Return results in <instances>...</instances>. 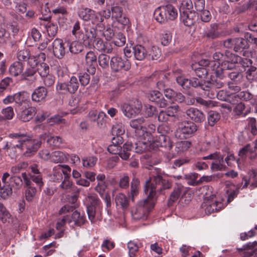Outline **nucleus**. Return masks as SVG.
<instances>
[{"label":"nucleus","mask_w":257,"mask_h":257,"mask_svg":"<svg viewBox=\"0 0 257 257\" xmlns=\"http://www.w3.org/2000/svg\"><path fill=\"white\" fill-rule=\"evenodd\" d=\"M8 183L12 189L15 191L20 190L23 185V181L20 176L13 175L10 176V178L8 179Z\"/></svg>","instance_id":"30"},{"label":"nucleus","mask_w":257,"mask_h":257,"mask_svg":"<svg viewBox=\"0 0 257 257\" xmlns=\"http://www.w3.org/2000/svg\"><path fill=\"white\" fill-rule=\"evenodd\" d=\"M180 13L181 21L186 26L191 27L194 24L196 18L194 11H183Z\"/></svg>","instance_id":"21"},{"label":"nucleus","mask_w":257,"mask_h":257,"mask_svg":"<svg viewBox=\"0 0 257 257\" xmlns=\"http://www.w3.org/2000/svg\"><path fill=\"white\" fill-rule=\"evenodd\" d=\"M192 68L194 70L196 75L199 78L204 77L208 74L206 68L199 67L195 64L192 66Z\"/></svg>","instance_id":"62"},{"label":"nucleus","mask_w":257,"mask_h":257,"mask_svg":"<svg viewBox=\"0 0 257 257\" xmlns=\"http://www.w3.org/2000/svg\"><path fill=\"white\" fill-rule=\"evenodd\" d=\"M85 60L87 71L89 74H94L96 71V55L93 51H89L85 55Z\"/></svg>","instance_id":"16"},{"label":"nucleus","mask_w":257,"mask_h":257,"mask_svg":"<svg viewBox=\"0 0 257 257\" xmlns=\"http://www.w3.org/2000/svg\"><path fill=\"white\" fill-rule=\"evenodd\" d=\"M24 67L23 62H14L9 67V72L11 75L17 76L22 73Z\"/></svg>","instance_id":"36"},{"label":"nucleus","mask_w":257,"mask_h":257,"mask_svg":"<svg viewBox=\"0 0 257 257\" xmlns=\"http://www.w3.org/2000/svg\"><path fill=\"white\" fill-rule=\"evenodd\" d=\"M185 188L181 186H178L174 189L173 191L170 194L168 200V205L171 206L176 201L183 192H184Z\"/></svg>","instance_id":"37"},{"label":"nucleus","mask_w":257,"mask_h":257,"mask_svg":"<svg viewBox=\"0 0 257 257\" xmlns=\"http://www.w3.org/2000/svg\"><path fill=\"white\" fill-rule=\"evenodd\" d=\"M203 159L213 160L210 167L213 171H222L226 169V166L224 163V157L218 152H215L207 156L203 157Z\"/></svg>","instance_id":"8"},{"label":"nucleus","mask_w":257,"mask_h":257,"mask_svg":"<svg viewBox=\"0 0 257 257\" xmlns=\"http://www.w3.org/2000/svg\"><path fill=\"white\" fill-rule=\"evenodd\" d=\"M246 40L242 38H234V51L236 52L242 51L243 50L247 48L248 41L245 38Z\"/></svg>","instance_id":"35"},{"label":"nucleus","mask_w":257,"mask_h":257,"mask_svg":"<svg viewBox=\"0 0 257 257\" xmlns=\"http://www.w3.org/2000/svg\"><path fill=\"white\" fill-rule=\"evenodd\" d=\"M191 143L189 141H184L178 142L175 145V152L173 151V148L169 151V157L174 158L176 155L179 152H183L188 150V149L191 147Z\"/></svg>","instance_id":"24"},{"label":"nucleus","mask_w":257,"mask_h":257,"mask_svg":"<svg viewBox=\"0 0 257 257\" xmlns=\"http://www.w3.org/2000/svg\"><path fill=\"white\" fill-rule=\"evenodd\" d=\"M233 111L235 114L239 116H245L249 112L248 108H246L244 103L240 102L237 103L233 109Z\"/></svg>","instance_id":"43"},{"label":"nucleus","mask_w":257,"mask_h":257,"mask_svg":"<svg viewBox=\"0 0 257 257\" xmlns=\"http://www.w3.org/2000/svg\"><path fill=\"white\" fill-rule=\"evenodd\" d=\"M197 130V125L194 122L187 121L181 124L178 133L180 134L179 137L181 139H187L194 135Z\"/></svg>","instance_id":"12"},{"label":"nucleus","mask_w":257,"mask_h":257,"mask_svg":"<svg viewBox=\"0 0 257 257\" xmlns=\"http://www.w3.org/2000/svg\"><path fill=\"white\" fill-rule=\"evenodd\" d=\"M17 58L19 62L27 61L31 59L30 52L26 49L20 50L17 52Z\"/></svg>","instance_id":"57"},{"label":"nucleus","mask_w":257,"mask_h":257,"mask_svg":"<svg viewBox=\"0 0 257 257\" xmlns=\"http://www.w3.org/2000/svg\"><path fill=\"white\" fill-rule=\"evenodd\" d=\"M165 11L167 20L169 21L175 20L178 17L177 9L171 4L162 6Z\"/></svg>","instance_id":"31"},{"label":"nucleus","mask_w":257,"mask_h":257,"mask_svg":"<svg viewBox=\"0 0 257 257\" xmlns=\"http://www.w3.org/2000/svg\"><path fill=\"white\" fill-rule=\"evenodd\" d=\"M67 160L66 155L61 151H55L51 153V162L61 163Z\"/></svg>","instance_id":"42"},{"label":"nucleus","mask_w":257,"mask_h":257,"mask_svg":"<svg viewBox=\"0 0 257 257\" xmlns=\"http://www.w3.org/2000/svg\"><path fill=\"white\" fill-rule=\"evenodd\" d=\"M205 36L208 39H214L219 36L218 26L216 24H212L210 29L206 32Z\"/></svg>","instance_id":"51"},{"label":"nucleus","mask_w":257,"mask_h":257,"mask_svg":"<svg viewBox=\"0 0 257 257\" xmlns=\"http://www.w3.org/2000/svg\"><path fill=\"white\" fill-rule=\"evenodd\" d=\"M140 184V181L138 179L134 178L131 182V196L133 200L135 196L139 193V186Z\"/></svg>","instance_id":"60"},{"label":"nucleus","mask_w":257,"mask_h":257,"mask_svg":"<svg viewBox=\"0 0 257 257\" xmlns=\"http://www.w3.org/2000/svg\"><path fill=\"white\" fill-rule=\"evenodd\" d=\"M110 59L109 56L105 54H101L98 57L99 65L103 68L108 67Z\"/></svg>","instance_id":"55"},{"label":"nucleus","mask_w":257,"mask_h":257,"mask_svg":"<svg viewBox=\"0 0 257 257\" xmlns=\"http://www.w3.org/2000/svg\"><path fill=\"white\" fill-rule=\"evenodd\" d=\"M142 108V104L139 101L136 103L135 102L134 104L124 103L120 105V109L122 113L128 118H132L140 113Z\"/></svg>","instance_id":"11"},{"label":"nucleus","mask_w":257,"mask_h":257,"mask_svg":"<svg viewBox=\"0 0 257 257\" xmlns=\"http://www.w3.org/2000/svg\"><path fill=\"white\" fill-rule=\"evenodd\" d=\"M67 44V41L63 42L61 39L57 38L53 41L52 43L53 52L56 58L59 59L63 58L66 52H68Z\"/></svg>","instance_id":"13"},{"label":"nucleus","mask_w":257,"mask_h":257,"mask_svg":"<svg viewBox=\"0 0 257 257\" xmlns=\"http://www.w3.org/2000/svg\"><path fill=\"white\" fill-rule=\"evenodd\" d=\"M247 129L253 136L257 135L256 121L254 118H249L248 119Z\"/></svg>","instance_id":"63"},{"label":"nucleus","mask_w":257,"mask_h":257,"mask_svg":"<svg viewBox=\"0 0 257 257\" xmlns=\"http://www.w3.org/2000/svg\"><path fill=\"white\" fill-rule=\"evenodd\" d=\"M0 220L4 223H10L12 221L10 213L2 203H0Z\"/></svg>","instance_id":"44"},{"label":"nucleus","mask_w":257,"mask_h":257,"mask_svg":"<svg viewBox=\"0 0 257 257\" xmlns=\"http://www.w3.org/2000/svg\"><path fill=\"white\" fill-rule=\"evenodd\" d=\"M37 72L41 78L50 73V68L48 65L45 63H37L36 62Z\"/></svg>","instance_id":"45"},{"label":"nucleus","mask_w":257,"mask_h":257,"mask_svg":"<svg viewBox=\"0 0 257 257\" xmlns=\"http://www.w3.org/2000/svg\"><path fill=\"white\" fill-rule=\"evenodd\" d=\"M87 213L91 223L102 219V205L97 195L92 194L87 196Z\"/></svg>","instance_id":"4"},{"label":"nucleus","mask_w":257,"mask_h":257,"mask_svg":"<svg viewBox=\"0 0 257 257\" xmlns=\"http://www.w3.org/2000/svg\"><path fill=\"white\" fill-rule=\"evenodd\" d=\"M128 143L132 145L131 149L128 150L129 153L131 151H134L137 153L142 154L147 150H154L150 147V144H152V142H149L147 140L140 141L135 144L130 142H128Z\"/></svg>","instance_id":"18"},{"label":"nucleus","mask_w":257,"mask_h":257,"mask_svg":"<svg viewBox=\"0 0 257 257\" xmlns=\"http://www.w3.org/2000/svg\"><path fill=\"white\" fill-rule=\"evenodd\" d=\"M131 66V63L128 59L118 55L113 56L110 59V66L112 71L114 72L128 71Z\"/></svg>","instance_id":"7"},{"label":"nucleus","mask_w":257,"mask_h":257,"mask_svg":"<svg viewBox=\"0 0 257 257\" xmlns=\"http://www.w3.org/2000/svg\"><path fill=\"white\" fill-rule=\"evenodd\" d=\"M22 177L23 179L25 188L26 199L28 202H31L36 196L37 189L34 186L33 183L29 181L25 174H22Z\"/></svg>","instance_id":"14"},{"label":"nucleus","mask_w":257,"mask_h":257,"mask_svg":"<svg viewBox=\"0 0 257 257\" xmlns=\"http://www.w3.org/2000/svg\"><path fill=\"white\" fill-rule=\"evenodd\" d=\"M45 27L49 37L53 39L57 33V25L55 23L49 21L47 22V24L45 25Z\"/></svg>","instance_id":"50"},{"label":"nucleus","mask_w":257,"mask_h":257,"mask_svg":"<svg viewBox=\"0 0 257 257\" xmlns=\"http://www.w3.org/2000/svg\"><path fill=\"white\" fill-rule=\"evenodd\" d=\"M47 95V89L44 86H39L32 93L31 99L34 102L42 103L46 101Z\"/></svg>","instance_id":"17"},{"label":"nucleus","mask_w":257,"mask_h":257,"mask_svg":"<svg viewBox=\"0 0 257 257\" xmlns=\"http://www.w3.org/2000/svg\"><path fill=\"white\" fill-rule=\"evenodd\" d=\"M144 112L148 117L157 116L158 112L156 107L149 104L145 105Z\"/></svg>","instance_id":"56"},{"label":"nucleus","mask_w":257,"mask_h":257,"mask_svg":"<svg viewBox=\"0 0 257 257\" xmlns=\"http://www.w3.org/2000/svg\"><path fill=\"white\" fill-rule=\"evenodd\" d=\"M156 129V127L153 124H149L147 127L145 126V129L142 134L141 139L147 140L149 142H153L155 140L153 134L155 133Z\"/></svg>","instance_id":"29"},{"label":"nucleus","mask_w":257,"mask_h":257,"mask_svg":"<svg viewBox=\"0 0 257 257\" xmlns=\"http://www.w3.org/2000/svg\"><path fill=\"white\" fill-rule=\"evenodd\" d=\"M232 55H233V53L229 51H226L225 54L220 52H215L213 55L214 62L217 63L214 64V67L216 65H221V66L224 65V68H226L228 70L232 69V67L230 66Z\"/></svg>","instance_id":"9"},{"label":"nucleus","mask_w":257,"mask_h":257,"mask_svg":"<svg viewBox=\"0 0 257 257\" xmlns=\"http://www.w3.org/2000/svg\"><path fill=\"white\" fill-rule=\"evenodd\" d=\"M135 58L139 61L144 60L148 56V50L141 45H136L133 48Z\"/></svg>","instance_id":"28"},{"label":"nucleus","mask_w":257,"mask_h":257,"mask_svg":"<svg viewBox=\"0 0 257 257\" xmlns=\"http://www.w3.org/2000/svg\"><path fill=\"white\" fill-rule=\"evenodd\" d=\"M220 115L219 112L210 110L208 112L207 119L209 125L212 126L220 119Z\"/></svg>","instance_id":"49"},{"label":"nucleus","mask_w":257,"mask_h":257,"mask_svg":"<svg viewBox=\"0 0 257 257\" xmlns=\"http://www.w3.org/2000/svg\"><path fill=\"white\" fill-rule=\"evenodd\" d=\"M201 208L204 209L206 214H210L221 210L223 208V204L221 201L217 200L215 194H212L205 197L201 204Z\"/></svg>","instance_id":"6"},{"label":"nucleus","mask_w":257,"mask_h":257,"mask_svg":"<svg viewBox=\"0 0 257 257\" xmlns=\"http://www.w3.org/2000/svg\"><path fill=\"white\" fill-rule=\"evenodd\" d=\"M132 145L128 143V142L125 143L123 148L120 146L112 144L108 146L107 148L108 151L112 154H118L119 156L124 160L128 159L130 156V153L128 152V150H130Z\"/></svg>","instance_id":"10"},{"label":"nucleus","mask_w":257,"mask_h":257,"mask_svg":"<svg viewBox=\"0 0 257 257\" xmlns=\"http://www.w3.org/2000/svg\"><path fill=\"white\" fill-rule=\"evenodd\" d=\"M96 38V29L93 27L85 28V35L83 36V43L85 46L91 47Z\"/></svg>","instance_id":"19"},{"label":"nucleus","mask_w":257,"mask_h":257,"mask_svg":"<svg viewBox=\"0 0 257 257\" xmlns=\"http://www.w3.org/2000/svg\"><path fill=\"white\" fill-rule=\"evenodd\" d=\"M47 142L52 148L58 149L64 144V140L59 136H51L48 139Z\"/></svg>","instance_id":"39"},{"label":"nucleus","mask_w":257,"mask_h":257,"mask_svg":"<svg viewBox=\"0 0 257 257\" xmlns=\"http://www.w3.org/2000/svg\"><path fill=\"white\" fill-rule=\"evenodd\" d=\"M22 174H25L30 182L36 183L39 189L40 190L42 189L44 185L42 175H32L30 173H27L26 172H23Z\"/></svg>","instance_id":"41"},{"label":"nucleus","mask_w":257,"mask_h":257,"mask_svg":"<svg viewBox=\"0 0 257 257\" xmlns=\"http://www.w3.org/2000/svg\"><path fill=\"white\" fill-rule=\"evenodd\" d=\"M141 243L135 240L130 241L127 244L130 257H137V253L141 247Z\"/></svg>","instance_id":"38"},{"label":"nucleus","mask_w":257,"mask_h":257,"mask_svg":"<svg viewBox=\"0 0 257 257\" xmlns=\"http://www.w3.org/2000/svg\"><path fill=\"white\" fill-rule=\"evenodd\" d=\"M30 94L26 91H21L15 94V102L19 106H21L23 104H31L29 100Z\"/></svg>","instance_id":"32"},{"label":"nucleus","mask_w":257,"mask_h":257,"mask_svg":"<svg viewBox=\"0 0 257 257\" xmlns=\"http://www.w3.org/2000/svg\"><path fill=\"white\" fill-rule=\"evenodd\" d=\"M125 129L124 125L121 123H116L112 127V135L113 136H122L124 135Z\"/></svg>","instance_id":"61"},{"label":"nucleus","mask_w":257,"mask_h":257,"mask_svg":"<svg viewBox=\"0 0 257 257\" xmlns=\"http://www.w3.org/2000/svg\"><path fill=\"white\" fill-rule=\"evenodd\" d=\"M97 158L94 156H89L82 159L83 166L84 167L91 168L95 165Z\"/></svg>","instance_id":"54"},{"label":"nucleus","mask_w":257,"mask_h":257,"mask_svg":"<svg viewBox=\"0 0 257 257\" xmlns=\"http://www.w3.org/2000/svg\"><path fill=\"white\" fill-rule=\"evenodd\" d=\"M130 126L135 130V133L138 134V136L142 137V134L145 129L146 120L143 117L132 119L130 121Z\"/></svg>","instance_id":"20"},{"label":"nucleus","mask_w":257,"mask_h":257,"mask_svg":"<svg viewBox=\"0 0 257 257\" xmlns=\"http://www.w3.org/2000/svg\"><path fill=\"white\" fill-rule=\"evenodd\" d=\"M83 45L84 44H83L79 41H67L66 46L68 48V52L70 51L72 54H77L83 50L84 48Z\"/></svg>","instance_id":"33"},{"label":"nucleus","mask_w":257,"mask_h":257,"mask_svg":"<svg viewBox=\"0 0 257 257\" xmlns=\"http://www.w3.org/2000/svg\"><path fill=\"white\" fill-rule=\"evenodd\" d=\"M154 19L160 24H165L168 22L165 11L162 6L158 7L154 13Z\"/></svg>","instance_id":"34"},{"label":"nucleus","mask_w":257,"mask_h":257,"mask_svg":"<svg viewBox=\"0 0 257 257\" xmlns=\"http://www.w3.org/2000/svg\"><path fill=\"white\" fill-rule=\"evenodd\" d=\"M28 164L25 162H21L11 168V172L14 175L20 173L21 171L26 169Z\"/></svg>","instance_id":"59"},{"label":"nucleus","mask_w":257,"mask_h":257,"mask_svg":"<svg viewBox=\"0 0 257 257\" xmlns=\"http://www.w3.org/2000/svg\"><path fill=\"white\" fill-rule=\"evenodd\" d=\"M148 98L150 101L155 103L160 107H165L168 105L167 101L159 91H150L148 95Z\"/></svg>","instance_id":"15"},{"label":"nucleus","mask_w":257,"mask_h":257,"mask_svg":"<svg viewBox=\"0 0 257 257\" xmlns=\"http://www.w3.org/2000/svg\"><path fill=\"white\" fill-rule=\"evenodd\" d=\"M232 57L231 63H230V66L232 67V69L234 67L235 64H240L244 68V71L246 70L245 68H248L252 66V61L249 58H242L234 54H233Z\"/></svg>","instance_id":"25"},{"label":"nucleus","mask_w":257,"mask_h":257,"mask_svg":"<svg viewBox=\"0 0 257 257\" xmlns=\"http://www.w3.org/2000/svg\"><path fill=\"white\" fill-rule=\"evenodd\" d=\"M198 174L196 173H191L185 175V178L188 180V184L191 186H196L200 185L199 180H197Z\"/></svg>","instance_id":"58"},{"label":"nucleus","mask_w":257,"mask_h":257,"mask_svg":"<svg viewBox=\"0 0 257 257\" xmlns=\"http://www.w3.org/2000/svg\"><path fill=\"white\" fill-rule=\"evenodd\" d=\"M171 132L170 127L166 124H162L158 126L157 133L155 141L150 144V147L154 150H157L159 147H164L171 150L173 148L168 135Z\"/></svg>","instance_id":"5"},{"label":"nucleus","mask_w":257,"mask_h":257,"mask_svg":"<svg viewBox=\"0 0 257 257\" xmlns=\"http://www.w3.org/2000/svg\"><path fill=\"white\" fill-rule=\"evenodd\" d=\"M70 223H73L75 226L81 227L87 222V220L83 212H81L78 210H75L70 217Z\"/></svg>","instance_id":"22"},{"label":"nucleus","mask_w":257,"mask_h":257,"mask_svg":"<svg viewBox=\"0 0 257 257\" xmlns=\"http://www.w3.org/2000/svg\"><path fill=\"white\" fill-rule=\"evenodd\" d=\"M69 87V92L71 94L74 93L79 87V82L78 79L75 76H72L70 81L67 83Z\"/></svg>","instance_id":"53"},{"label":"nucleus","mask_w":257,"mask_h":257,"mask_svg":"<svg viewBox=\"0 0 257 257\" xmlns=\"http://www.w3.org/2000/svg\"><path fill=\"white\" fill-rule=\"evenodd\" d=\"M125 41V37L122 33L116 32L112 41L114 46L122 47L124 45Z\"/></svg>","instance_id":"47"},{"label":"nucleus","mask_w":257,"mask_h":257,"mask_svg":"<svg viewBox=\"0 0 257 257\" xmlns=\"http://www.w3.org/2000/svg\"><path fill=\"white\" fill-rule=\"evenodd\" d=\"M88 21L91 22L93 25L98 26L104 20V17L100 13L95 12L93 11V13H90Z\"/></svg>","instance_id":"46"},{"label":"nucleus","mask_w":257,"mask_h":257,"mask_svg":"<svg viewBox=\"0 0 257 257\" xmlns=\"http://www.w3.org/2000/svg\"><path fill=\"white\" fill-rule=\"evenodd\" d=\"M147 57L149 59L157 60L161 55V51L156 46H153L149 50H148Z\"/></svg>","instance_id":"52"},{"label":"nucleus","mask_w":257,"mask_h":257,"mask_svg":"<svg viewBox=\"0 0 257 257\" xmlns=\"http://www.w3.org/2000/svg\"><path fill=\"white\" fill-rule=\"evenodd\" d=\"M141 161L145 167L149 170H153L149 179L146 181L144 192L148 195L146 199L140 201L135 210L132 211L133 216L135 219L147 218L148 214L154 207L157 192L162 190L169 189L171 186V183L164 179L161 170L154 168L151 156L146 154L142 156Z\"/></svg>","instance_id":"1"},{"label":"nucleus","mask_w":257,"mask_h":257,"mask_svg":"<svg viewBox=\"0 0 257 257\" xmlns=\"http://www.w3.org/2000/svg\"><path fill=\"white\" fill-rule=\"evenodd\" d=\"M42 79L45 86L47 87L53 86L55 82V77L50 73L42 77Z\"/></svg>","instance_id":"64"},{"label":"nucleus","mask_w":257,"mask_h":257,"mask_svg":"<svg viewBox=\"0 0 257 257\" xmlns=\"http://www.w3.org/2000/svg\"><path fill=\"white\" fill-rule=\"evenodd\" d=\"M115 201L116 206H120L121 208H126L128 205V199L122 193L117 194L115 197Z\"/></svg>","instance_id":"48"},{"label":"nucleus","mask_w":257,"mask_h":257,"mask_svg":"<svg viewBox=\"0 0 257 257\" xmlns=\"http://www.w3.org/2000/svg\"><path fill=\"white\" fill-rule=\"evenodd\" d=\"M37 110L35 107L29 106L20 112L18 114L19 118L24 122H27L33 118Z\"/></svg>","instance_id":"26"},{"label":"nucleus","mask_w":257,"mask_h":257,"mask_svg":"<svg viewBox=\"0 0 257 257\" xmlns=\"http://www.w3.org/2000/svg\"><path fill=\"white\" fill-rule=\"evenodd\" d=\"M11 141L4 142L2 149L12 159H16L20 155L25 157L33 155L40 147L42 141L33 139L32 135L21 132L10 134Z\"/></svg>","instance_id":"2"},{"label":"nucleus","mask_w":257,"mask_h":257,"mask_svg":"<svg viewBox=\"0 0 257 257\" xmlns=\"http://www.w3.org/2000/svg\"><path fill=\"white\" fill-rule=\"evenodd\" d=\"M257 171L255 170H252L248 172V175L244 176L242 178V184L244 182L242 188H246L249 184H251V186L253 187H257V181H256V176Z\"/></svg>","instance_id":"27"},{"label":"nucleus","mask_w":257,"mask_h":257,"mask_svg":"<svg viewBox=\"0 0 257 257\" xmlns=\"http://www.w3.org/2000/svg\"><path fill=\"white\" fill-rule=\"evenodd\" d=\"M222 78H217L213 80L204 81L199 80L195 77H192L189 79L184 76H180L176 77L177 83L180 85L184 89L188 90L191 87L195 88H200L203 90L204 95H207L211 98L215 97V93L214 90L216 88H220L223 86L224 83L221 80Z\"/></svg>","instance_id":"3"},{"label":"nucleus","mask_w":257,"mask_h":257,"mask_svg":"<svg viewBox=\"0 0 257 257\" xmlns=\"http://www.w3.org/2000/svg\"><path fill=\"white\" fill-rule=\"evenodd\" d=\"M50 179L53 182H60L63 179L62 171L60 165L53 168V172L50 176Z\"/></svg>","instance_id":"40"},{"label":"nucleus","mask_w":257,"mask_h":257,"mask_svg":"<svg viewBox=\"0 0 257 257\" xmlns=\"http://www.w3.org/2000/svg\"><path fill=\"white\" fill-rule=\"evenodd\" d=\"M186 115L196 122H201L205 119V115L196 108L190 107L186 111Z\"/></svg>","instance_id":"23"}]
</instances>
